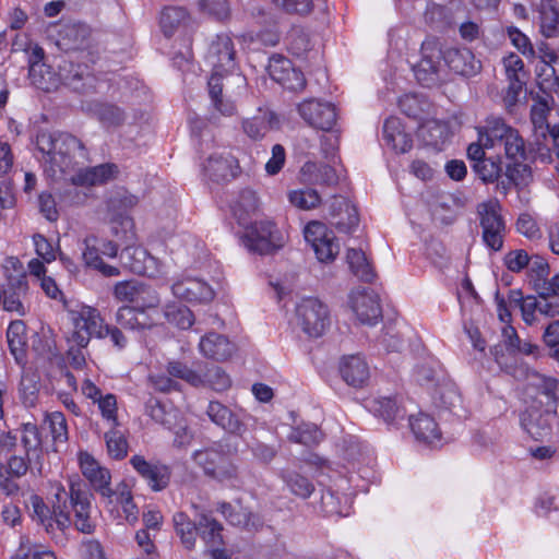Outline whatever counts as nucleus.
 Segmentation results:
<instances>
[{"instance_id":"obj_1","label":"nucleus","mask_w":559,"mask_h":559,"mask_svg":"<svg viewBox=\"0 0 559 559\" xmlns=\"http://www.w3.org/2000/svg\"><path fill=\"white\" fill-rule=\"evenodd\" d=\"M53 490L55 500L52 511H50L38 496L31 498L33 516L45 526L49 534H53L55 528L64 531L71 524L68 492L60 484H56ZM70 506L74 510V525L76 530L85 534L92 533L94 524L90 519L91 501L88 495L81 490L80 485H75L74 483L70 486Z\"/></svg>"},{"instance_id":"obj_2","label":"nucleus","mask_w":559,"mask_h":559,"mask_svg":"<svg viewBox=\"0 0 559 559\" xmlns=\"http://www.w3.org/2000/svg\"><path fill=\"white\" fill-rule=\"evenodd\" d=\"M441 59L454 72L473 76L481 69V63L467 48H450L442 51L440 43L428 38L421 44V59L414 68L417 81L424 86H432L439 80Z\"/></svg>"},{"instance_id":"obj_3","label":"nucleus","mask_w":559,"mask_h":559,"mask_svg":"<svg viewBox=\"0 0 559 559\" xmlns=\"http://www.w3.org/2000/svg\"><path fill=\"white\" fill-rule=\"evenodd\" d=\"M82 143L66 132L41 131L36 136V158L52 180H67L82 154Z\"/></svg>"},{"instance_id":"obj_4","label":"nucleus","mask_w":559,"mask_h":559,"mask_svg":"<svg viewBox=\"0 0 559 559\" xmlns=\"http://www.w3.org/2000/svg\"><path fill=\"white\" fill-rule=\"evenodd\" d=\"M63 307L69 323L68 344L87 347L92 337L103 338L105 321L96 308L76 300H63Z\"/></svg>"},{"instance_id":"obj_5","label":"nucleus","mask_w":559,"mask_h":559,"mask_svg":"<svg viewBox=\"0 0 559 559\" xmlns=\"http://www.w3.org/2000/svg\"><path fill=\"white\" fill-rule=\"evenodd\" d=\"M29 79L35 87L45 92L57 91L61 85H66L81 93L92 87L94 82L87 67L68 61L59 66L58 73L49 66H46V70L34 68Z\"/></svg>"},{"instance_id":"obj_6","label":"nucleus","mask_w":559,"mask_h":559,"mask_svg":"<svg viewBox=\"0 0 559 559\" xmlns=\"http://www.w3.org/2000/svg\"><path fill=\"white\" fill-rule=\"evenodd\" d=\"M479 141L486 147L501 144L509 159L523 158L526 154L525 144L519 131L507 124L499 117H489L486 124L478 129Z\"/></svg>"},{"instance_id":"obj_7","label":"nucleus","mask_w":559,"mask_h":559,"mask_svg":"<svg viewBox=\"0 0 559 559\" xmlns=\"http://www.w3.org/2000/svg\"><path fill=\"white\" fill-rule=\"evenodd\" d=\"M284 246V237L275 224L267 218L247 224V249L261 255L275 253Z\"/></svg>"},{"instance_id":"obj_8","label":"nucleus","mask_w":559,"mask_h":559,"mask_svg":"<svg viewBox=\"0 0 559 559\" xmlns=\"http://www.w3.org/2000/svg\"><path fill=\"white\" fill-rule=\"evenodd\" d=\"M297 322L310 337L321 336L330 325L328 306L318 298H304L296 308Z\"/></svg>"},{"instance_id":"obj_9","label":"nucleus","mask_w":559,"mask_h":559,"mask_svg":"<svg viewBox=\"0 0 559 559\" xmlns=\"http://www.w3.org/2000/svg\"><path fill=\"white\" fill-rule=\"evenodd\" d=\"M192 459L206 475L218 480L231 479L237 473L229 451L224 452L217 448L198 450L193 452Z\"/></svg>"},{"instance_id":"obj_10","label":"nucleus","mask_w":559,"mask_h":559,"mask_svg":"<svg viewBox=\"0 0 559 559\" xmlns=\"http://www.w3.org/2000/svg\"><path fill=\"white\" fill-rule=\"evenodd\" d=\"M500 211V204L492 200L484 202L478 206L483 239L487 247L495 251H499L502 248L506 234V225Z\"/></svg>"},{"instance_id":"obj_11","label":"nucleus","mask_w":559,"mask_h":559,"mask_svg":"<svg viewBox=\"0 0 559 559\" xmlns=\"http://www.w3.org/2000/svg\"><path fill=\"white\" fill-rule=\"evenodd\" d=\"M306 241L313 249L320 262H331L340 251V245L332 230L323 223L312 221L304 229Z\"/></svg>"},{"instance_id":"obj_12","label":"nucleus","mask_w":559,"mask_h":559,"mask_svg":"<svg viewBox=\"0 0 559 559\" xmlns=\"http://www.w3.org/2000/svg\"><path fill=\"white\" fill-rule=\"evenodd\" d=\"M105 507L114 520L119 523L126 521L134 524L139 518V510L133 502V497L129 486L121 483L115 490H109L108 495L103 497Z\"/></svg>"},{"instance_id":"obj_13","label":"nucleus","mask_w":559,"mask_h":559,"mask_svg":"<svg viewBox=\"0 0 559 559\" xmlns=\"http://www.w3.org/2000/svg\"><path fill=\"white\" fill-rule=\"evenodd\" d=\"M148 309L139 307H121L117 312V322L130 330H142L153 326L160 318L159 298L154 295L148 296Z\"/></svg>"},{"instance_id":"obj_14","label":"nucleus","mask_w":559,"mask_h":559,"mask_svg":"<svg viewBox=\"0 0 559 559\" xmlns=\"http://www.w3.org/2000/svg\"><path fill=\"white\" fill-rule=\"evenodd\" d=\"M119 259L124 269L135 274L150 277H156L162 274L159 261L151 255L143 247L136 246L135 243L126 246L121 250Z\"/></svg>"},{"instance_id":"obj_15","label":"nucleus","mask_w":559,"mask_h":559,"mask_svg":"<svg viewBox=\"0 0 559 559\" xmlns=\"http://www.w3.org/2000/svg\"><path fill=\"white\" fill-rule=\"evenodd\" d=\"M171 293L176 298L191 304H205L214 298V290L206 282L186 273L174 280Z\"/></svg>"},{"instance_id":"obj_16","label":"nucleus","mask_w":559,"mask_h":559,"mask_svg":"<svg viewBox=\"0 0 559 559\" xmlns=\"http://www.w3.org/2000/svg\"><path fill=\"white\" fill-rule=\"evenodd\" d=\"M348 305L360 323L373 325L381 318L382 311L378 295L368 288L350 292Z\"/></svg>"},{"instance_id":"obj_17","label":"nucleus","mask_w":559,"mask_h":559,"mask_svg":"<svg viewBox=\"0 0 559 559\" xmlns=\"http://www.w3.org/2000/svg\"><path fill=\"white\" fill-rule=\"evenodd\" d=\"M235 50L231 39L226 35L217 36L209 47L207 62L213 68L212 75L217 74L223 79L224 73H230L236 69Z\"/></svg>"},{"instance_id":"obj_18","label":"nucleus","mask_w":559,"mask_h":559,"mask_svg":"<svg viewBox=\"0 0 559 559\" xmlns=\"http://www.w3.org/2000/svg\"><path fill=\"white\" fill-rule=\"evenodd\" d=\"M298 112L309 126L323 131L331 130L337 118L336 109L332 104L314 99L299 104Z\"/></svg>"},{"instance_id":"obj_19","label":"nucleus","mask_w":559,"mask_h":559,"mask_svg":"<svg viewBox=\"0 0 559 559\" xmlns=\"http://www.w3.org/2000/svg\"><path fill=\"white\" fill-rule=\"evenodd\" d=\"M80 469L83 476L90 481L92 487L97 490L102 497L108 495L110 487V472L102 466L93 455L81 451L78 454Z\"/></svg>"},{"instance_id":"obj_20","label":"nucleus","mask_w":559,"mask_h":559,"mask_svg":"<svg viewBox=\"0 0 559 559\" xmlns=\"http://www.w3.org/2000/svg\"><path fill=\"white\" fill-rule=\"evenodd\" d=\"M204 171L213 181L227 182L239 176L241 168L230 152H224L211 156L204 165Z\"/></svg>"},{"instance_id":"obj_21","label":"nucleus","mask_w":559,"mask_h":559,"mask_svg":"<svg viewBox=\"0 0 559 559\" xmlns=\"http://www.w3.org/2000/svg\"><path fill=\"white\" fill-rule=\"evenodd\" d=\"M81 390L87 399L97 404L103 419L110 425V427L119 426L116 395L111 393L103 395L102 391L90 379L83 381Z\"/></svg>"},{"instance_id":"obj_22","label":"nucleus","mask_w":559,"mask_h":559,"mask_svg":"<svg viewBox=\"0 0 559 559\" xmlns=\"http://www.w3.org/2000/svg\"><path fill=\"white\" fill-rule=\"evenodd\" d=\"M132 467L147 481L148 486L159 491L167 487L170 479L168 466L159 463H151L142 455H133L130 459Z\"/></svg>"},{"instance_id":"obj_23","label":"nucleus","mask_w":559,"mask_h":559,"mask_svg":"<svg viewBox=\"0 0 559 559\" xmlns=\"http://www.w3.org/2000/svg\"><path fill=\"white\" fill-rule=\"evenodd\" d=\"M271 78L290 90L302 88L305 80L302 73L293 68L290 60L287 58L274 55L269 60L267 66Z\"/></svg>"},{"instance_id":"obj_24","label":"nucleus","mask_w":559,"mask_h":559,"mask_svg":"<svg viewBox=\"0 0 559 559\" xmlns=\"http://www.w3.org/2000/svg\"><path fill=\"white\" fill-rule=\"evenodd\" d=\"M552 419L551 409L542 411L532 404L522 413L521 425L532 438L543 439L549 435Z\"/></svg>"},{"instance_id":"obj_25","label":"nucleus","mask_w":559,"mask_h":559,"mask_svg":"<svg viewBox=\"0 0 559 559\" xmlns=\"http://www.w3.org/2000/svg\"><path fill=\"white\" fill-rule=\"evenodd\" d=\"M201 354L216 361H225L231 358L237 346L227 336L215 332L204 335L199 343Z\"/></svg>"},{"instance_id":"obj_26","label":"nucleus","mask_w":559,"mask_h":559,"mask_svg":"<svg viewBox=\"0 0 559 559\" xmlns=\"http://www.w3.org/2000/svg\"><path fill=\"white\" fill-rule=\"evenodd\" d=\"M343 380L350 386L361 388L370 378L368 362L360 355L344 356L340 362Z\"/></svg>"},{"instance_id":"obj_27","label":"nucleus","mask_w":559,"mask_h":559,"mask_svg":"<svg viewBox=\"0 0 559 559\" xmlns=\"http://www.w3.org/2000/svg\"><path fill=\"white\" fill-rule=\"evenodd\" d=\"M503 67L509 81L506 99L508 103L514 104L525 85L524 63L518 55L510 53L503 58Z\"/></svg>"},{"instance_id":"obj_28","label":"nucleus","mask_w":559,"mask_h":559,"mask_svg":"<svg viewBox=\"0 0 559 559\" xmlns=\"http://www.w3.org/2000/svg\"><path fill=\"white\" fill-rule=\"evenodd\" d=\"M118 169L112 164H104L95 167L76 169L68 176L67 180H70L75 186H95L107 182L115 178Z\"/></svg>"},{"instance_id":"obj_29","label":"nucleus","mask_w":559,"mask_h":559,"mask_svg":"<svg viewBox=\"0 0 559 559\" xmlns=\"http://www.w3.org/2000/svg\"><path fill=\"white\" fill-rule=\"evenodd\" d=\"M82 260L87 267L98 271L107 277H115L120 275V269L109 265L103 261V255L96 247V236H87L83 240Z\"/></svg>"},{"instance_id":"obj_30","label":"nucleus","mask_w":559,"mask_h":559,"mask_svg":"<svg viewBox=\"0 0 559 559\" xmlns=\"http://www.w3.org/2000/svg\"><path fill=\"white\" fill-rule=\"evenodd\" d=\"M367 408L388 424L404 419L405 409L396 396H377L367 401Z\"/></svg>"},{"instance_id":"obj_31","label":"nucleus","mask_w":559,"mask_h":559,"mask_svg":"<svg viewBox=\"0 0 559 559\" xmlns=\"http://www.w3.org/2000/svg\"><path fill=\"white\" fill-rule=\"evenodd\" d=\"M409 426L418 441L427 443L430 447L441 444V432L432 417L426 414H418L409 417Z\"/></svg>"},{"instance_id":"obj_32","label":"nucleus","mask_w":559,"mask_h":559,"mask_svg":"<svg viewBox=\"0 0 559 559\" xmlns=\"http://www.w3.org/2000/svg\"><path fill=\"white\" fill-rule=\"evenodd\" d=\"M383 139L396 153H405L413 146L409 134L405 132L402 121L396 117H390L384 121Z\"/></svg>"},{"instance_id":"obj_33","label":"nucleus","mask_w":559,"mask_h":559,"mask_svg":"<svg viewBox=\"0 0 559 559\" xmlns=\"http://www.w3.org/2000/svg\"><path fill=\"white\" fill-rule=\"evenodd\" d=\"M7 278L8 289L3 290V293L1 294V302L3 305V309L5 311L24 314V306L22 304L21 298L26 294L28 288L26 276H7Z\"/></svg>"},{"instance_id":"obj_34","label":"nucleus","mask_w":559,"mask_h":559,"mask_svg":"<svg viewBox=\"0 0 559 559\" xmlns=\"http://www.w3.org/2000/svg\"><path fill=\"white\" fill-rule=\"evenodd\" d=\"M300 180L307 185L331 186L337 182V175L331 165L307 162L300 169Z\"/></svg>"},{"instance_id":"obj_35","label":"nucleus","mask_w":559,"mask_h":559,"mask_svg":"<svg viewBox=\"0 0 559 559\" xmlns=\"http://www.w3.org/2000/svg\"><path fill=\"white\" fill-rule=\"evenodd\" d=\"M539 13L540 33L546 38L559 35V10L555 0H540L536 5Z\"/></svg>"},{"instance_id":"obj_36","label":"nucleus","mask_w":559,"mask_h":559,"mask_svg":"<svg viewBox=\"0 0 559 559\" xmlns=\"http://www.w3.org/2000/svg\"><path fill=\"white\" fill-rule=\"evenodd\" d=\"M191 19L186 9L180 7H166L159 14V26L165 36L170 37L177 31L186 28Z\"/></svg>"},{"instance_id":"obj_37","label":"nucleus","mask_w":559,"mask_h":559,"mask_svg":"<svg viewBox=\"0 0 559 559\" xmlns=\"http://www.w3.org/2000/svg\"><path fill=\"white\" fill-rule=\"evenodd\" d=\"M111 234L123 245L136 243L138 237L133 218L121 212H114L109 218Z\"/></svg>"},{"instance_id":"obj_38","label":"nucleus","mask_w":559,"mask_h":559,"mask_svg":"<svg viewBox=\"0 0 559 559\" xmlns=\"http://www.w3.org/2000/svg\"><path fill=\"white\" fill-rule=\"evenodd\" d=\"M88 33V28L83 24H64L58 32L57 44L64 50L79 49L83 46Z\"/></svg>"},{"instance_id":"obj_39","label":"nucleus","mask_w":559,"mask_h":559,"mask_svg":"<svg viewBox=\"0 0 559 559\" xmlns=\"http://www.w3.org/2000/svg\"><path fill=\"white\" fill-rule=\"evenodd\" d=\"M8 343L11 354L17 364L24 362L26 346V326L23 321L16 320L10 323L7 332Z\"/></svg>"},{"instance_id":"obj_40","label":"nucleus","mask_w":559,"mask_h":559,"mask_svg":"<svg viewBox=\"0 0 559 559\" xmlns=\"http://www.w3.org/2000/svg\"><path fill=\"white\" fill-rule=\"evenodd\" d=\"M420 136L426 145L441 150L450 138V131L445 123L428 121L420 128Z\"/></svg>"},{"instance_id":"obj_41","label":"nucleus","mask_w":559,"mask_h":559,"mask_svg":"<svg viewBox=\"0 0 559 559\" xmlns=\"http://www.w3.org/2000/svg\"><path fill=\"white\" fill-rule=\"evenodd\" d=\"M174 525L176 533L180 536L181 543L186 549L191 550L195 546L199 533V523H193L183 512H177L174 515Z\"/></svg>"},{"instance_id":"obj_42","label":"nucleus","mask_w":559,"mask_h":559,"mask_svg":"<svg viewBox=\"0 0 559 559\" xmlns=\"http://www.w3.org/2000/svg\"><path fill=\"white\" fill-rule=\"evenodd\" d=\"M222 525L212 516L201 514L199 518V533L207 548L217 547L222 544Z\"/></svg>"},{"instance_id":"obj_43","label":"nucleus","mask_w":559,"mask_h":559,"mask_svg":"<svg viewBox=\"0 0 559 559\" xmlns=\"http://www.w3.org/2000/svg\"><path fill=\"white\" fill-rule=\"evenodd\" d=\"M528 388L536 390V397L544 396L547 403L554 402L559 393V381L539 374L538 372H532L528 374Z\"/></svg>"},{"instance_id":"obj_44","label":"nucleus","mask_w":559,"mask_h":559,"mask_svg":"<svg viewBox=\"0 0 559 559\" xmlns=\"http://www.w3.org/2000/svg\"><path fill=\"white\" fill-rule=\"evenodd\" d=\"M347 262L354 275L359 280L371 282L374 278L373 270L362 250L354 248L348 249Z\"/></svg>"},{"instance_id":"obj_45","label":"nucleus","mask_w":559,"mask_h":559,"mask_svg":"<svg viewBox=\"0 0 559 559\" xmlns=\"http://www.w3.org/2000/svg\"><path fill=\"white\" fill-rule=\"evenodd\" d=\"M209 95L213 107L223 116L234 115L236 108L233 102L224 99L222 95L221 76L217 74L211 75L209 82Z\"/></svg>"},{"instance_id":"obj_46","label":"nucleus","mask_w":559,"mask_h":559,"mask_svg":"<svg viewBox=\"0 0 559 559\" xmlns=\"http://www.w3.org/2000/svg\"><path fill=\"white\" fill-rule=\"evenodd\" d=\"M276 124L277 120L272 111L259 108V114L250 120L249 128H247V135L252 139H260Z\"/></svg>"},{"instance_id":"obj_47","label":"nucleus","mask_w":559,"mask_h":559,"mask_svg":"<svg viewBox=\"0 0 559 559\" xmlns=\"http://www.w3.org/2000/svg\"><path fill=\"white\" fill-rule=\"evenodd\" d=\"M341 212L337 214L336 226L340 231L352 233L359 223L358 211L354 204L346 199L338 201Z\"/></svg>"},{"instance_id":"obj_48","label":"nucleus","mask_w":559,"mask_h":559,"mask_svg":"<svg viewBox=\"0 0 559 559\" xmlns=\"http://www.w3.org/2000/svg\"><path fill=\"white\" fill-rule=\"evenodd\" d=\"M164 316L170 324L182 330L189 329L194 322V317L191 310L182 305L168 304L165 307Z\"/></svg>"},{"instance_id":"obj_49","label":"nucleus","mask_w":559,"mask_h":559,"mask_svg":"<svg viewBox=\"0 0 559 559\" xmlns=\"http://www.w3.org/2000/svg\"><path fill=\"white\" fill-rule=\"evenodd\" d=\"M288 201L299 210L309 211L320 204L321 198L314 189L307 188L289 191Z\"/></svg>"},{"instance_id":"obj_50","label":"nucleus","mask_w":559,"mask_h":559,"mask_svg":"<svg viewBox=\"0 0 559 559\" xmlns=\"http://www.w3.org/2000/svg\"><path fill=\"white\" fill-rule=\"evenodd\" d=\"M523 158L512 159L513 164H509L506 169V177L508 179V185H513L516 187H525L528 185L532 178L531 168L522 163Z\"/></svg>"},{"instance_id":"obj_51","label":"nucleus","mask_w":559,"mask_h":559,"mask_svg":"<svg viewBox=\"0 0 559 559\" xmlns=\"http://www.w3.org/2000/svg\"><path fill=\"white\" fill-rule=\"evenodd\" d=\"M207 415L213 423L225 430L234 431L238 425L230 411L218 402H211L207 407Z\"/></svg>"},{"instance_id":"obj_52","label":"nucleus","mask_w":559,"mask_h":559,"mask_svg":"<svg viewBox=\"0 0 559 559\" xmlns=\"http://www.w3.org/2000/svg\"><path fill=\"white\" fill-rule=\"evenodd\" d=\"M105 440L108 454L112 459L121 460L127 455V439L124 435L119 429H117V427H111V429L105 433Z\"/></svg>"},{"instance_id":"obj_53","label":"nucleus","mask_w":559,"mask_h":559,"mask_svg":"<svg viewBox=\"0 0 559 559\" xmlns=\"http://www.w3.org/2000/svg\"><path fill=\"white\" fill-rule=\"evenodd\" d=\"M204 379V384L201 386H210L215 391H225L231 385L230 377L217 366H212L200 372Z\"/></svg>"},{"instance_id":"obj_54","label":"nucleus","mask_w":559,"mask_h":559,"mask_svg":"<svg viewBox=\"0 0 559 559\" xmlns=\"http://www.w3.org/2000/svg\"><path fill=\"white\" fill-rule=\"evenodd\" d=\"M473 169L484 182H493L501 176L502 163L500 159L484 158L473 164Z\"/></svg>"},{"instance_id":"obj_55","label":"nucleus","mask_w":559,"mask_h":559,"mask_svg":"<svg viewBox=\"0 0 559 559\" xmlns=\"http://www.w3.org/2000/svg\"><path fill=\"white\" fill-rule=\"evenodd\" d=\"M284 481L292 493L302 499L310 497L314 490L313 484L308 478L296 472L287 473L284 476Z\"/></svg>"},{"instance_id":"obj_56","label":"nucleus","mask_w":559,"mask_h":559,"mask_svg":"<svg viewBox=\"0 0 559 559\" xmlns=\"http://www.w3.org/2000/svg\"><path fill=\"white\" fill-rule=\"evenodd\" d=\"M167 371L171 377L182 379L193 386H200L204 384V379L202 378L201 373L188 368L182 362L170 361L168 364Z\"/></svg>"},{"instance_id":"obj_57","label":"nucleus","mask_w":559,"mask_h":559,"mask_svg":"<svg viewBox=\"0 0 559 559\" xmlns=\"http://www.w3.org/2000/svg\"><path fill=\"white\" fill-rule=\"evenodd\" d=\"M274 7L288 14H308L313 9L312 0H271Z\"/></svg>"},{"instance_id":"obj_58","label":"nucleus","mask_w":559,"mask_h":559,"mask_svg":"<svg viewBox=\"0 0 559 559\" xmlns=\"http://www.w3.org/2000/svg\"><path fill=\"white\" fill-rule=\"evenodd\" d=\"M438 405L453 412L461 405V396L457 390L451 384L440 385L438 389Z\"/></svg>"},{"instance_id":"obj_59","label":"nucleus","mask_w":559,"mask_h":559,"mask_svg":"<svg viewBox=\"0 0 559 559\" xmlns=\"http://www.w3.org/2000/svg\"><path fill=\"white\" fill-rule=\"evenodd\" d=\"M549 114V107L545 102H538L532 106L531 120L536 131H540L543 136L549 131L547 123V116Z\"/></svg>"},{"instance_id":"obj_60","label":"nucleus","mask_w":559,"mask_h":559,"mask_svg":"<svg viewBox=\"0 0 559 559\" xmlns=\"http://www.w3.org/2000/svg\"><path fill=\"white\" fill-rule=\"evenodd\" d=\"M50 432L55 442H66L68 439V428L64 415L60 412H53L47 417Z\"/></svg>"},{"instance_id":"obj_61","label":"nucleus","mask_w":559,"mask_h":559,"mask_svg":"<svg viewBox=\"0 0 559 559\" xmlns=\"http://www.w3.org/2000/svg\"><path fill=\"white\" fill-rule=\"evenodd\" d=\"M95 115L108 126H117L123 120L122 111L118 107L108 104L96 105Z\"/></svg>"},{"instance_id":"obj_62","label":"nucleus","mask_w":559,"mask_h":559,"mask_svg":"<svg viewBox=\"0 0 559 559\" xmlns=\"http://www.w3.org/2000/svg\"><path fill=\"white\" fill-rule=\"evenodd\" d=\"M33 243L36 254L46 263H51L57 258V252L51 242L40 235L36 234L33 236Z\"/></svg>"},{"instance_id":"obj_63","label":"nucleus","mask_w":559,"mask_h":559,"mask_svg":"<svg viewBox=\"0 0 559 559\" xmlns=\"http://www.w3.org/2000/svg\"><path fill=\"white\" fill-rule=\"evenodd\" d=\"M531 258L527 252L522 249L510 251L504 257V264L511 272L519 273L523 269L527 267L530 264Z\"/></svg>"},{"instance_id":"obj_64","label":"nucleus","mask_w":559,"mask_h":559,"mask_svg":"<svg viewBox=\"0 0 559 559\" xmlns=\"http://www.w3.org/2000/svg\"><path fill=\"white\" fill-rule=\"evenodd\" d=\"M21 441L27 453L32 451L37 452L40 447V438L37 427L33 424L23 425Z\"/></svg>"}]
</instances>
